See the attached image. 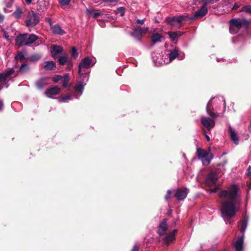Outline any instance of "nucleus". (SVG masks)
I'll return each mask as SVG.
<instances>
[{
	"instance_id": "nucleus-4",
	"label": "nucleus",
	"mask_w": 251,
	"mask_h": 251,
	"mask_svg": "<svg viewBox=\"0 0 251 251\" xmlns=\"http://www.w3.org/2000/svg\"><path fill=\"white\" fill-rule=\"evenodd\" d=\"M95 62H93L92 59L89 57H86L79 63L78 65V74L81 76L86 77V81L88 80L87 74L85 73L84 69H88L92 67Z\"/></svg>"
},
{
	"instance_id": "nucleus-18",
	"label": "nucleus",
	"mask_w": 251,
	"mask_h": 251,
	"mask_svg": "<svg viewBox=\"0 0 251 251\" xmlns=\"http://www.w3.org/2000/svg\"><path fill=\"white\" fill-rule=\"evenodd\" d=\"M244 235H242L235 242L234 247L236 251H243Z\"/></svg>"
},
{
	"instance_id": "nucleus-24",
	"label": "nucleus",
	"mask_w": 251,
	"mask_h": 251,
	"mask_svg": "<svg viewBox=\"0 0 251 251\" xmlns=\"http://www.w3.org/2000/svg\"><path fill=\"white\" fill-rule=\"evenodd\" d=\"M48 77H42L36 82V86L39 89H42L48 85Z\"/></svg>"
},
{
	"instance_id": "nucleus-34",
	"label": "nucleus",
	"mask_w": 251,
	"mask_h": 251,
	"mask_svg": "<svg viewBox=\"0 0 251 251\" xmlns=\"http://www.w3.org/2000/svg\"><path fill=\"white\" fill-rule=\"evenodd\" d=\"M78 55V53L77 51L76 48L75 47H73L72 48V57L74 59H75L77 57Z\"/></svg>"
},
{
	"instance_id": "nucleus-16",
	"label": "nucleus",
	"mask_w": 251,
	"mask_h": 251,
	"mask_svg": "<svg viewBox=\"0 0 251 251\" xmlns=\"http://www.w3.org/2000/svg\"><path fill=\"white\" fill-rule=\"evenodd\" d=\"M188 193V190L184 188H178L175 193V197L178 201H183L187 197Z\"/></svg>"
},
{
	"instance_id": "nucleus-10",
	"label": "nucleus",
	"mask_w": 251,
	"mask_h": 251,
	"mask_svg": "<svg viewBox=\"0 0 251 251\" xmlns=\"http://www.w3.org/2000/svg\"><path fill=\"white\" fill-rule=\"evenodd\" d=\"M203 3L201 8L195 13L194 17L195 18L202 17L207 13V5L210 3H208L206 0H196Z\"/></svg>"
},
{
	"instance_id": "nucleus-11",
	"label": "nucleus",
	"mask_w": 251,
	"mask_h": 251,
	"mask_svg": "<svg viewBox=\"0 0 251 251\" xmlns=\"http://www.w3.org/2000/svg\"><path fill=\"white\" fill-rule=\"evenodd\" d=\"M84 78H85V81L84 79L83 80L79 81L75 87V93H78V95L75 94V97L77 99H79L80 96L82 94L84 86L86 84V77H84Z\"/></svg>"
},
{
	"instance_id": "nucleus-47",
	"label": "nucleus",
	"mask_w": 251,
	"mask_h": 251,
	"mask_svg": "<svg viewBox=\"0 0 251 251\" xmlns=\"http://www.w3.org/2000/svg\"><path fill=\"white\" fill-rule=\"evenodd\" d=\"M118 2V0H102V2Z\"/></svg>"
},
{
	"instance_id": "nucleus-30",
	"label": "nucleus",
	"mask_w": 251,
	"mask_h": 251,
	"mask_svg": "<svg viewBox=\"0 0 251 251\" xmlns=\"http://www.w3.org/2000/svg\"><path fill=\"white\" fill-rule=\"evenodd\" d=\"M240 12H244L246 13L251 14V5H246L242 7Z\"/></svg>"
},
{
	"instance_id": "nucleus-13",
	"label": "nucleus",
	"mask_w": 251,
	"mask_h": 251,
	"mask_svg": "<svg viewBox=\"0 0 251 251\" xmlns=\"http://www.w3.org/2000/svg\"><path fill=\"white\" fill-rule=\"evenodd\" d=\"M218 180V175L213 172H210L206 176L205 182L207 186H212L216 185Z\"/></svg>"
},
{
	"instance_id": "nucleus-57",
	"label": "nucleus",
	"mask_w": 251,
	"mask_h": 251,
	"mask_svg": "<svg viewBox=\"0 0 251 251\" xmlns=\"http://www.w3.org/2000/svg\"><path fill=\"white\" fill-rule=\"evenodd\" d=\"M220 98V99L222 100L223 101V102H224V106H225V107H226V101H225V100L224 98L223 97H221Z\"/></svg>"
},
{
	"instance_id": "nucleus-59",
	"label": "nucleus",
	"mask_w": 251,
	"mask_h": 251,
	"mask_svg": "<svg viewBox=\"0 0 251 251\" xmlns=\"http://www.w3.org/2000/svg\"><path fill=\"white\" fill-rule=\"evenodd\" d=\"M205 137L206 138V140L207 141H209L210 140V137L207 135H205Z\"/></svg>"
},
{
	"instance_id": "nucleus-39",
	"label": "nucleus",
	"mask_w": 251,
	"mask_h": 251,
	"mask_svg": "<svg viewBox=\"0 0 251 251\" xmlns=\"http://www.w3.org/2000/svg\"><path fill=\"white\" fill-rule=\"evenodd\" d=\"M118 13H120V15L123 16L125 14V8L124 7H120L117 9Z\"/></svg>"
},
{
	"instance_id": "nucleus-23",
	"label": "nucleus",
	"mask_w": 251,
	"mask_h": 251,
	"mask_svg": "<svg viewBox=\"0 0 251 251\" xmlns=\"http://www.w3.org/2000/svg\"><path fill=\"white\" fill-rule=\"evenodd\" d=\"M249 220V217L247 216H244L243 219L240 222V231L242 233V235H244V232L245 231L248 225Z\"/></svg>"
},
{
	"instance_id": "nucleus-33",
	"label": "nucleus",
	"mask_w": 251,
	"mask_h": 251,
	"mask_svg": "<svg viewBox=\"0 0 251 251\" xmlns=\"http://www.w3.org/2000/svg\"><path fill=\"white\" fill-rule=\"evenodd\" d=\"M229 32L230 33L232 34H234L237 33L238 31L239 30V29H238L237 27H235L232 25V24L231 23H229Z\"/></svg>"
},
{
	"instance_id": "nucleus-51",
	"label": "nucleus",
	"mask_w": 251,
	"mask_h": 251,
	"mask_svg": "<svg viewBox=\"0 0 251 251\" xmlns=\"http://www.w3.org/2000/svg\"><path fill=\"white\" fill-rule=\"evenodd\" d=\"M131 251H139V248L137 245H135Z\"/></svg>"
},
{
	"instance_id": "nucleus-45",
	"label": "nucleus",
	"mask_w": 251,
	"mask_h": 251,
	"mask_svg": "<svg viewBox=\"0 0 251 251\" xmlns=\"http://www.w3.org/2000/svg\"><path fill=\"white\" fill-rule=\"evenodd\" d=\"M171 190H168L167 192V194L165 195V199L166 200H168L171 197Z\"/></svg>"
},
{
	"instance_id": "nucleus-40",
	"label": "nucleus",
	"mask_w": 251,
	"mask_h": 251,
	"mask_svg": "<svg viewBox=\"0 0 251 251\" xmlns=\"http://www.w3.org/2000/svg\"><path fill=\"white\" fill-rule=\"evenodd\" d=\"M71 0H59V2L63 6L67 5L69 4Z\"/></svg>"
},
{
	"instance_id": "nucleus-22",
	"label": "nucleus",
	"mask_w": 251,
	"mask_h": 251,
	"mask_svg": "<svg viewBox=\"0 0 251 251\" xmlns=\"http://www.w3.org/2000/svg\"><path fill=\"white\" fill-rule=\"evenodd\" d=\"M52 33L55 35H63L65 34V31L58 25H55L51 27Z\"/></svg>"
},
{
	"instance_id": "nucleus-48",
	"label": "nucleus",
	"mask_w": 251,
	"mask_h": 251,
	"mask_svg": "<svg viewBox=\"0 0 251 251\" xmlns=\"http://www.w3.org/2000/svg\"><path fill=\"white\" fill-rule=\"evenodd\" d=\"M218 189H219L218 187L211 189L209 190L210 193H216L217 191V190H218Z\"/></svg>"
},
{
	"instance_id": "nucleus-19",
	"label": "nucleus",
	"mask_w": 251,
	"mask_h": 251,
	"mask_svg": "<svg viewBox=\"0 0 251 251\" xmlns=\"http://www.w3.org/2000/svg\"><path fill=\"white\" fill-rule=\"evenodd\" d=\"M26 34H20L15 39V42L17 46L22 47L25 46Z\"/></svg>"
},
{
	"instance_id": "nucleus-15",
	"label": "nucleus",
	"mask_w": 251,
	"mask_h": 251,
	"mask_svg": "<svg viewBox=\"0 0 251 251\" xmlns=\"http://www.w3.org/2000/svg\"><path fill=\"white\" fill-rule=\"evenodd\" d=\"M168 229L167 221L166 219H164L159 223L157 227V233L159 236H163L166 233Z\"/></svg>"
},
{
	"instance_id": "nucleus-2",
	"label": "nucleus",
	"mask_w": 251,
	"mask_h": 251,
	"mask_svg": "<svg viewBox=\"0 0 251 251\" xmlns=\"http://www.w3.org/2000/svg\"><path fill=\"white\" fill-rule=\"evenodd\" d=\"M214 98V97H212L210 99L207 104L206 108L207 113L211 118L202 117L201 119L202 125L208 130L214 127L215 126V119L218 116L217 113L213 112V106L211 104V101Z\"/></svg>"
},
{
	"instance_id": "nucleus-29",
	"label": "nucleus",
	"mask_w": 251,
	"mask_h": 251,
	"mask_svg": "<svg viewBox=\"0 0 251 251\" xmlns=\"http://www.w3.org/2000/svg\"><path fill=\"white\" fill-rule=\"evenodd\" d=\"M29 70L28 65L27 64H22L20 67L19 72L21 74H25L27 73Z\"/></svg>"
},
{
	"instance_id": "nucleus-8",
	"label": "nucleus",
	"mask_w": 251,
	"mask_h": 251,
	"mask_svg": "<svg viewBox=\"0 0 251 251\" xmlns=\"http://www.w3.org/2000/svg\"><path fill=\"white\" fill-rule=\"evenodd\" d=\"M250 23V21L244 18L232 19L229 22V23H231L233 26L237 27L239 29L242 27L247 28Z\"/></svg>"
},
{
	"instance_id": "nucleus-31",
	"label": "nucleus",
	"mask_w": 251,
	"mask_h": 251,
	"mask_svg": "<svg viewBox=\"0 0 251 251\" xmlns=\"http://www.w3.org/2000/svg\"><path fill=\"white\" fill-rule=\"evenodd\" d=\"M23 14V10H22V9H21L20 8H17L16 11L13 13L14 16L16 19L20 18L22 16Z\"/></svg>"
},
{
	"instance_id": "nucleus-38",
	"label": "nucleus",
	"mask_w": 251,
	"mask_h": 251,
	"mask_svg": "<svg viewBox=\"0 0 251 251\" xmlns=\"http://www.w3.org/2000/svg\"><path fill=\"white\" fill-rule=\"evenodd\" d=\"M25 51H21L19 52L16 58L20 60H23L25 58Z\"/></svg>"
},
{
	"instance_id": "nucleus-9",
	"label": "nucleus",
	"mask_w": 251,
	"mask_h": 251,
	"mask_svg": "<svg viewBox=\"0 0 251 251\" xmlns=\"http://www.w3.org/2000/svg\"><path fill=\"white\" fill-rule=\"evenodd\" d=\"M168 57L169 58V62H171L176 58H178L179 60H182L184 57V54L183 53L181 55L179 53L180 50L177 48H175L172 50H168Z\"/></svg>"
},
{
	"instance_id": "nucleus-21",
	"label": "nucleus",
	"mask_w": 251,
	"mask_h": 251,
	"mask_svg": "<svg viewBox=\"0 0 251 251\" xmlns=\"http://www.w3.org/2000/svg\"><path fill=\"white\" fill-rule=\"evenodd\" d=\"M60 89L54 86L48 89L45 92V95L49 98H50V95H55L59 93Z\"/></svg>"
},
{
	"instance_id": "nucleus-27",
	"label": "nucleus",
	"mask_w": 251,
	"mask_h": 251,
	"mask_svg": "<svg viewBox=\"0 0 251 251\" xmlns=\"http://www.w3.org/2000/svg\"><path fill=\"white\" fill-rule=\"evenodd\" d=\"M55 67L56 64L53 61H47L44 62V68L45 70L50 71Z\"/></svg>"
},
{
	"instance_id": "nucleus-20",
	"label": "nucleus",
	"mask_w": 251,
	"mask_h": 251,
	"mask_svg": "<svg viewBox=\"0 0 251 251\" xmlns=\"http://www.w3.org/2000/svg\"><path fill=\"white\" fill-rule=\"evenodd\" d=\"M69 60V55L65 52L61 53L58 56V62L60 66H63L67 64Z\"/></svg>"
},
{
	"instance_id": "nucleus-55",
	"label": "nucleus",
	"mask_w": 251,
	"mask_h": 251,
	"mask_svg": "<svg viewBox=\"0 0 251 251\" xmlns=\"http://www.w3.org/2000/svg\"><path fill=\"white\" fill-rule=\"evenodd\" d=\"M4 20V16L2 14H0V23H2Z\"/></svg>"
},
{
	"instance_id": "nucleus-53",
	"label": "nucleus",
	"mask_w": 251,
	"mask_h": 251,
	"mask_svg": "<svg viewBox=\"0 0 251 251\" xmlns=\"http://www.w3.org/2000/svg\"><path fill=\"white\" fill-rule=\"evenodd\" d=\"M239 7V6L237 4V3H235L234 4V5L233 6L232 8V10H235V9H238V8Z\"/></svg>"
},
{
	"instance_id": "nucleus-1",
	"label": "nucleus",
	"mask_w": 251,
	"mask_h": 251,
	"mask_svg": "<svg viewBox=\"0 0 251 251\" xmlns=\"http://www.w3.org/2000/svg\"><path fill=\"white\" fill-rule=\"evenodd\" d=\"M239 188L235 184L230 185L227 190H221L218 194L220 199L227 198L221 203V212L226 224L230 223V218L233 217L237 210L236 206L240 204Z\"/></svg>"
},
{
	"instance_id": "nucleus-3",
	"label": "nucleus",
	"mask_w": 251,
	"mask_h": 251,
	"mask_svg": "<svg viewBox=\"0 0 251 251\" xmlns=\"http://www.w3.org/2000/svg\"><path fill=\"white\" fill-rule=\"evenodd\" d=\"M196 154L204 166L208 165L214 157L213 154L210 151V147L208 148V151L201 148H197Z\"/></svg>"
},
{
	"instance_id": "nucleus-32",
	"label": "nucleus",
	"mask_w": 251,
	"mask_h": 251,
	"mask_svg": "<svg viewBox=\"0 0 251 251\" xmlns=\"http://www.w3.org/2000/svg\"><path fill=\"white\" fill-rule=\"evenodd\" d=\"M70 77L68 74H66L64 75L63 79L62 80L61 83L62 84V86L64 87H66L68 85V83L69 81Z\"/></svg>"
},
{
	"instance_id": "nucleus-5",
	"label": "nucleus",
	"mask_w": 251,
	"mask_h": 251,
	"mask_svg": "<svg viewBox=\"0 0 251 251\" xmlns=\"http://www.w3.org/2000/svg\"><path fill=\"white\" fill-rule=\"evenodd\" d=\"M187 17L185 16H176L169 17L166 18V22L168 25L180 28L182 25V22L186 20Z\"/></svg>"
},
{
	"instance_id": "nucleus-17",
	"label": "nucleus",
	"mask_w": 251,
	"mask_h": 251,
	"mask_svg": "<svg viewBox=\"0 0 251 251\" xmlns=\"http://www.w3.org/2000/svg\"><path fill=\"white\" fill-rule=\"evenodd\" d=\"M63 48L58 45H52L50 47L51 56L54 58L57 54L63 53Z\"/></svg>"
},
{
	"instance_id": "nucleus-44",
	"label": "nucleus",
	"mask_w": 251,
	"mask_h": 251,
	"mask_svg": "<svg viewBox=\"0 0 251 251\" xmlns=\"http://www.w3.org/2000/svg\"><path fill=\"white\" fill-rule=\"evenodd\" d=\"M152 57L153 58V61L154 62L155 66H159L160 65H163V64H165L168 63V62H165L164 61L163 63L162 62H161V63H160L159 62H158L157 61V60H155V59L154 58V57L153 56H152Z\"/></svg>"
},
{
	"instance_id": "nucleus-37",
	"label": "nucleus",
	"mask_w": 251,
	"mask_h": 251,
	"mask_svg": "<svg viewBox=\"0 0 251 251\" xmlns=\"http://www.w3.org/2000/svg\"><path fill=\"white\" fill-rule=\"evenodd\" d=\"M41 57V55L39 54L33 55L30 57V60L33 62H36L39 60Z\"/></svg>"
},
{
	"instance_id": "nucleus-52",
	"label": "nucleus",
	"mask_w": 251,
	"mask_h": 251,
	"mask_svg": "<svg viewBox=\"0 0 251 251\" xmlns=\"http://www.w3.org/2000/svg\"><path fill=\"white\" fill-rule=\"evenodd\" d=\"M100 13H99V12H95V13L93 14V18H97L98 16H100Z\"/></svg>"
},
{
	"instance_id": "nucleus-6",
	"label": "nucleus",
	"mask_w": 251,
	"mask_h": 251,
	"mask_svg": "<svg viewBox=\"0 0 251 251\" xmlns=\"http://www.w3.org/2000/svg\"><path fill=\"white\" fill-rule=\"evenodd\" d=\"M14 73L15 71L13 68H8L4 73L0 74V90L11 79V75Z\"/></svg>"
},
{
	"instance_id": "nucleus-28",
	"label": "nucleus",
	"mask_w": 251,
	"mask_h": 251,
	"mask_svg": "<svg viewBox=\"0 0 251 251\" xmlns=\"http://www.w3.org/2000/svg\"><path fill=\"white\" fill-rule=\"evenodd\" d=\"M161 38L162 36L158 33L153 34L151 37L152 45L157 43L160 42Z\"/></svg>"
},
{
	"instance_id": "nucleus-26",
	"label": "nucleus",
	"mask_w": 251,
	"mask_h": 251,
	"mask_svg": "<svg viewBox=\"0 0 251 251\" xmlns=\"http://www.w3.org/2000/svg\"><path fill=\"white\" fill-rule=\"evenodd\" d=\"M38 39V36L35 34H30L28 37L27 36H26V43L25 46H28L30 44L34 43L35 41H36Z\"/></svg>"
},
{
	"instance_id": "nucleus-56",
	"label": "nucleus",
	"mask_w": 251,
	"mask_h": 251,
	"mask_svg": "<svg viewBox=\"0 0 251 251\" xmlns=\"http://www.w3.org/2000/svg\"><path fill=\"white\" fill-rule=\"evenodd\" d=\"M3 103L2 100H0V110H2L3 109Z\"/></svg>"
},
{
	"instance_id": "nucleus-46",
	"label": "nucleus",
	"mask_w": 251,
	"mask_h": 251,
	"mask_svg": "<svg viewBox=\"0 0 251 251\" xmlns=\"http://www.w3.org/2000/svg\"><path fill=\"white\" fill-rule=\"evenodd\" d=\"M247 176L248 177H251V167L249 166L247 170Z\"/></svg>"
},
{
	"instance_id": "nucleus-35",
	"label": "nucleus",
	"mask_w": 251,
	"mask_h": 251,
	"mask_svg": "<svg viewBox=\"0 0 251 251\" xmlns=\"http://www.w3.org/2000/svg\"><path fill=\"white\" fill-rule=\"evenodd\" d=\"M59 101L60 102H65L67 100H69L71 99V96L70 95H67L65 97H61L59 98Z\"/></svg>"
},
{
	"instance_id": "nucleus-60",
	"label": "nucleus",
	"mask_w": 251,
	"mask_h": 251,
	"mask_svg": "<svg viewBox=\"0 0 251 251\" xmlns=\"http://www.w3.org/2000/svg\"><path fill=\"white\" fill-rule=\"evenodd\" d=\"M168 214L169 215H171V212H168Z\"/></svg>"
},
{
	"instance_id": "nucleus-58",
	"label": "nucleus",
	"mask_w": 251,
	"mask_h": 251,
	"mask_svg": "<svg viewBox=\"0 0 251 251\" xmlns=\"http://www.w3.org/2000/svg\"><path fill=\"white\" fill-rule=\"evenodd\" d=\"M26 3L28 5H29L31 4L32 2V0H25Z\"/></svg>"
},
{
	"instance_id": "nucleus-42",
	"label": "nucleus",
	"mask_w": 251,
	"mask_h": 251,
	"mask_svg": "<svg viewBox=\"0 0 251 251\" xmlns=\"http://www.w3.org/2000/svg\"><path fill=\"white\" fill-rule=\"evenodd\" d=\"M4 3L7 7H10L13 3L12 0H4Z\"/></svg>"
},
{
	"instance_id": "nucleus-43",
	"label": "nucleus",
	"mask_w": 251,
	"mask_h": 251,
	"mask_svg": "<svg viewBox=\"0 0 251 251\" xmlns=\"http://www.w3.org/2000/svg\"><path fill=\"white\" fill-rule=\"evenodd\" d=\"M62 78L60 75H56L53 77V81L55 82H58Z\"/></svg>"
},
{
	"instance_id": "nucleus-61",
	"label": "nucleus",
	"mask_w": 251,
	"mask_h": 251,
	"mask_svg": "<svg viewBox=\"0 0 251 251\" xmlns=\"http://www.w3.org/2000/svg\"><path fill=\"white\" fill-rule=\"evenodd\" d=\"M217 61H218V62H219L220 59L217 58Z\"/></svg>"
},
{
	"instance_id": "nucleus-54",
	"label": "nucleus",
	"mask_w": 251,
	"mask_h": 251,
	"mask_svg": "<svg viewBox=\"0 0 251 251\" xmlns=\"http://www.w3.org/2000/svg\"><path fill=\"white\" fill-rule=\"evenodd\" d=\"M175 33H176L177 37L181 36L183 34V33L180 31H176Z\"/></svg>"
},
{
	"instance_id": "nucleus-25",
	"label": "nucleus",
	"mask_w": 251,
	"mask_h": 251,
	"mask_svg": "<svg viewBox=\"0 0 251 251\" xmlns=\"http://www.w3.org/2000/svg\"><path fill=\"white\" fill-rule=\"evenodd\" d=\"M229 131L231 139L233 141L235 145H237L239 144L238 137L235 131L230 126L229 127Z\"/></svg>"
},
{
	"instance_id": "nucleus-50",
	"label": "nucleus",
	"mask_w": 251,
	"mask_h": 251,
	"mask_svg": "<svg viewBox=\"0 0 251 251\" xmlns=\"http://www.w3.org/2000/svg\"><path fill=\"white\" fill-rule=\"evenodd\" d=\"M46 21L48 23V24H49L50 26V27H51L52 26V24L51 19L50 18H47L46 19Z\"/></svg>"
},
{
	"instance_id": "nucleus-14",
	"label": "nucleus",
	"mask_w": 251,
	"mask_h": 251,
	"mask_svg": "<svg viewBox=\"0 0 251 251\" xmlns=\"http://www.w3.org/2000/svg\"><path fill=\"white\" fill-rule=\"evenodd\" d=\"M177 232V229H174L172 231L169 232L168 234L166 235L162 239L164 244L168 246L170 243L175 241L176 239L175 236Z\"/></svg>"
},
{
	"instance_id": "nucleus-41",
	"label": "nucleus",
	"mask_w": 251,
	"mask_h": 251,
	"mask_svg": "<svg viewBox=\"0 0 251 251\" xmlns=\"http://www.w3.org/2000/svg\"><path fill=\"white\" fill-rule=\"evenodd\" d=\"M67 65V67L66 68L67 71H70L73 68V63L71 60H69V62L66 64Z\"/></svg>"
},
{
	"instance_id": "nucleus-36",
	"label": "nucleus",
	"mask_w": 251,
	"mask_h": 251,
	"mask_svg": "<svg viewBox=\"0 0 251 251\" xmlns=\"http://www.w3.org/2000/svg\"><path fill=\"white\" fill-rule=\"evenodd\" d=\"M168 35L172 41H175L177 38L176 33H175V32H169Z\"/></svg>"
},
{
	"instance_id": "nucleus-49",
	"label": "nucleus",
	"mask_w": 251,
	"mask_h": 251,
	"mask_svg": "<svg viewBox=\"0 0 251 251\" xmlns=\"http://www.w3.org/2000/svg\"><path fill=\"white\" fill-rule=\"evenodd\" d=\"M136 23L138 24H139V25H143L144 24V20L137 19L136 20Z\"/></svg>"
},
{
	"instance_id": "nucleus-12",
	"label": "nucleus",
	"mask_w": 251,
	"mask_h": 251,
	"mask_svg": "<svg viewBox=\"0 0 251 251\" xmlns=\"http://www.w3.org/2000/svg\"><path fill=\"white\" fill-rule=\"evenodd\" d=\"M148 30L147 28H135L130 35L138 41H141V38Z\"/></svg>"
},
{
	"instance_id": "nucleus-7",
	"label": "nucleus",
	"mask_w": 251,
	"mask_h": 251,
	"mask_svg": "<svg viewBox=\"0 0 251 251\" xmlns=\"http://www.w3.org/2000/svg\"><path fill=\"white\" fill-rule=\"evenodd\" d=\"M39 22V16L33 11H29L26 17L25 23L28 27H33Z\"/></svg>"
}]
</instances>
